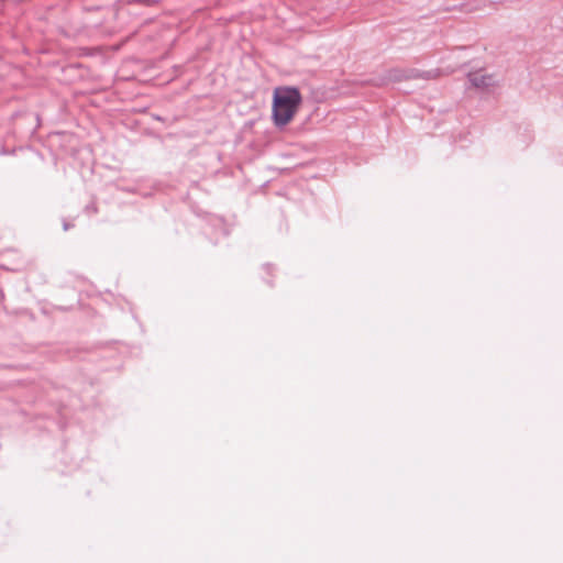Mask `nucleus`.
<instances>
[{
  "instance_id": "obj_1",
  "label": "nucleus",
  "mask_w": 563,
  "mask_h": 563,
  "mask_svg": "<svg viewBox=\"0 0 563 563\" xmlns=\"http://www.w3.org/2000/svg\"><path fill=\"white\" fill-rule=\"evenodd\" d=\"M301 104V95L295 87L280 86L274 89L272 119L277 128L292 121Z\"/></svg>"
},
{
  "instance_id": "obj_3",
  "label": "nucleus",
  "mask_w": 563,
  "mask_h": 563,
  "mask_svg": "<svg viewBox=\"0 0 563 563\" xmlns=\"http://www.w3.org/2000/svg\"><path fill=\"white\" fill-rule=\"evenodd\" d=\"M411 76H408V73H394V76H384L378 79H374L373 82L375 85H389V84H399L402 80L411 79Z\"/></svg>"
},
{
  "instance_id": "obj_2",
  "label": "nucleus",
  "mask_w": 563,
  "mask_h": 563,
  "mask_svg": "<svg viewBox=\"0 0 563 563\" xmlns=\"http://www.w3.org/2000/svg\"><path fill=\"white\" fill-rule=\"evenodd\" d=\"M467 80L473 88L479 91H489L498 84L492 73H468Z\"/></svg>"
}]
</instances>
